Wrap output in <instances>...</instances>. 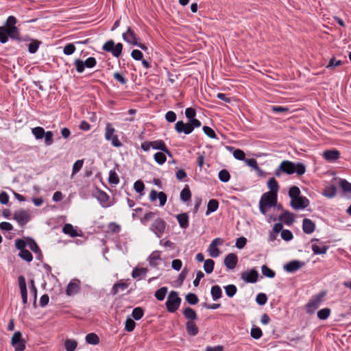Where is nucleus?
<instances>
[{"mask_svg":"<svg viewBox=\"0 0 351 351\" xmlns=\"http://www.w3.org/2000/svg\"><path fill=\"white\" fill-rule=\"evenodd\" d=\"M219 207V202L216 199H210L208 202L207 210L206 213V215H208L210 213L215 212Z\"/></svg>","mask_w":351,"mask_h":351,"instance_id":"obj_29","label":"nucleus"},{"mask_svg":"<svg viewBox=\"0 0 351 351\" xmlns=\"http://www.w3.org/2000/svg\"><path fill=\"white\" fill-rule=\"evenodd\" d=\"M11 343L15 351H23L25 349V341L22 339L21 332L19 331L14 333L12 337Z\"/></svg>","mask_w":351,"mask_h":351,"instance_id":"obj_8","label":"nucleus"},{"mask_svg":"<svg viewBox=\"0 0 351 351\" xmlns=\"http://www.w3.org/2000/svg\"><path fill=\"white\" fill-rule=\"evenodd\" d=\"M322 156L327 161H335L339 158L340 153L336 149H328L324 152Z\"/></svg>","mask_w":351,"mask_h":351,"instance_id":"obj_19","label":"nucleus"},{"mask_svg":"<svg viewBox=\"0 0 351 351\" xmlns=\"http://www.w3.org/2000/svg\"><path fill=\"white\" fill-rule=\"evenodd\" d=\"M157 198L160 201V206H163L167 202V195L164 192L158 193L156 191L152 190L149 194V199L154 202Z\"/></svg>","mask_w":351,"mask_h":351,"instance_id":"obj_14","label":"nucleus"},{"mask_svg":"<svg viewBox=\"0 0 351 351\" xmlns=\"http://www.w3.org/2000/svg\"><path fill=\"white\" fill-rule=\"evenodd\" d=\"M203 131L206 135H207L208 137L211 138H215L216 134L215 131L208 126H204L203 127Z\"/></svg>","mask_w":351,"mask_h":351,"instance_id":"obj_60","label":"nucleus"},{"mask_svg":"<svg viewBox=\"0 0 351 351\" xmlns=\"http://www.w3.org/2000/svg\"><path fill=\"white\" fill-rule=\"evenodd\" d=\"M215 262L212 259H206L204 263V269L206 274H210L214 269Z\"/></svg>","mask_w":351,"mask_h":351,"instance_id":"obj_35","label":"nucleus"},{"mask_svg":"<svg viewBox=\"0 0 351 351\" xmlns=\"http://www.w3.org/2000/svg\"><path fill=\"white\" fill-rule=\"evenodd\" d=\"M324 295L325 293L322 292L313 298L306 305V313L308 314L313 313L322 302Z\"/></svg>","mask_w":351,"mask_h":351,"instance_id":"obj_6","label":"nucleus"},{"mask_svg":"<svg viewBox=\"0 0 351 351\" xmlns=\"http://www.w3.org/2000/svg\"><path fill=\"white\" fill-rule=\"evenodd\" d=\"M304 265V263H302L300 261H292L287 264L284 265V269L287 272L292 273L296 271L302 267Z\"/></svg>","mask_w":351,"mask_h":351,"instance_id":"obj_17","label":"nucleus"},{"mask_svg":"<svg viewBox=\"0 0 351 351\" xmlns=\"http://www.w3.org/2000/svg\"><path fill=\"white\" fill-rule=\"evenodd\" d=\"M123 38L131 45H138V38L130 27H128L127 32L123 34Z\"/></svg>","mask_w":351,"mask_h":351,"instance_id":"obj_16","label":"nucleus"},{"mask_svg":"<svg viewBox=\"0 0 351 351\" xmlns=\"http://www.w3.org/2000/svg\"><path fill=\"white\" fill-rule=\"evenodd\" d=\"M185 299L186 301L191 305L196 304L199 301L197 296L193 293H188L186 295Z\"/></svg>","mask_w":351,"mask_h":351,"instance_id":"obj_48","label":"nucleus"},{"mask_svg":"<svg viewBox=\"0 0 351 351\" xmlns=\"http://www.w3.org/2000/svg\"><path fill=\"white\" fill-rule=\"evenodd\" d=\"M154 160L158 164V165H163L166 160L167 157L164 152H157L154 156Z\"/></svg>","mask_w":351,"mask_h":351,"instance_id":"obj_38","label":"nucleus"},{"mask_svg":"<svg viewBox=\"0 0 351 351\" xmlns=\"http://www.w3.org/2000/svg\"><path fill=\"white\" fill-rule=\"evenodd\" d=\"M337 194V188L335 185H330L325 188L322 195L328 198H332Z\"/></svg>","mask_w":351,"mask_h":351,"instance_id":"obj_25","label":"nucleus"},{"mask_svg":"<svg viewBox=\"0 0 351 351\" xmlns=\"http://www.w3.org/2000/svg\"><path fill=\"white\" fill-rule=\"evenodd\" d=\"M64 234L70 235L71 237L77 236V231L73 228V226L70 223H66L62 228Z\"/></svg>","mask_w":351,"mask_h":351,"instance_id":"obj_30","label":"nucleus"},{"mask_svg":"<svg viewBox=\"0 0 351 351\" xmlns=\"http://www.w3.org/2000/svg\"><path fill=\"white\" fill-rule=\"evenodd\" d=\"M114 132H115L114 128L112 127V124L110 123H106V132H105L106 140L110 141L111 138L113 137V136H115L114 134Z\"/></svg>","mask_w":351,"mask_h":351,"instance_id":"obj_32","label":"nucleus"},{"mask_svg":"<svg viewBox=\"0 0 351 351\" xmlns=\"http://www.w3.org/2000/svg\"><path fill=\"white\" fill-rule=\"evenodd\" d=\"M339 185L344 193H351V183L345 179H341Z\"/></svg>","mask_w":351,"mask_h":351,"instance_id":"obj_39","label":"nucleus"},{"mask_svg":"<svg viewBox=\"0 0 351 351\" xmlns=\"http://www.w3.org/2000/svg\"><path fill=\"white\" fill-rule=\"evenodd\" d=\"M108 181L113 184H117L119 182V176L114 171H110Z\"/></svg>","mask_w":351,"mask_h":351,"instance_id":"obj_52","label":"nucleus"},{"mask_svg":"<svg viewBox=\"0 0 351 351\" xmlns=\"http://www.w3.org/2000/svg\"><path fill=\"white\" fill-rule=\"evenodd\" d=\"M224 289L226 295L230 298L233 297L237 291L236 286L234 285H227L224 287Z\"/></svg>","mask_w":351,"mask_h":351,"instance_id":"obj_44","label":"nucleus"},{"mask_svg":"<svg viewBox=\"0 0 351 351\" xmlns=\"http://www.w3.org/2000/svg\"><path fill=\"white\" fill-rule=\"evenodd\" d=\"M19 256L23 260L26 261L27 262H31L32 261L33 256L31 254V252L25 249L22 251H21L19 254Z\"/></svg>","mask_w":351,"mask_h":351,"instance_id":"obj_40","label":"nucleus"},{"mask_svg":"<svg viewBox=\"0 0 351 351\" xmlns=\"http://www.w3.org/2000/svg\"><path fill=\"white\" fill-rule=\"evenodd\" d=\"M128 285L125 282H119L114 285L113 289L112 291V293L113 295L117 294L119 292V290L121 289L122 291L128 288Z\"/></svg>","mask_w":351,"mask_h":351,"instance_id":"obj_47","label":"nucleus"},{"mask_svg":"<svg viewBox=\"0 0 351 351\" xmlns=\"http://www.w3.org/2000/svg\"><path fill=\"white\" fill-rule=\"evenodd\" d=\"M135 325L136 323L132 319L128 318L125 323V328L127 331L132 332L134 330Z\"/></svg>","mask_w":351,"mask_h":351,"instance_id":"obj_54","label":"nucleus"},{"mask_svg":"<svg viewBox=\"0 0 351 351\" xmlns=\"http://www.w3.org/2000/svg\"><path fill=\"white\" fill-rule=\"evenodd\" d=\"M191 197V193L188 186H186L180 192V199L183 202L189 201Z\"/></svg>","mask_w":351,"mask_h":351,"instance_id":"obj_33","label":"nucleus"},{"mask_svg":"<svg viewBox=\"0 0 351 351\" xmlns=\"http://www.w3.org/2000/svg\"><path fill=\"white\" fill-rule=\"evenodd\" d=\"M77 343L73 339H66L64 342V346L66 351H74L76 349Z\"/></svg>","mask_w":351,"mask_h":351,"instance_id":"obj_37","label":"nucleus"},{"mask_svg":"<svg viewBox=\"0 0 351 351\" xmlns=\"http://www.w3.org/2000/svg\"><path fill=\"white\" fill-rule=\"evenodd\" d=\"M246 243H247V239L245 237H241L237 239L235 245L237 248L242 249L243 247H244Z\"/></svg>","mask_w":351,"mask_h":351,"instance_id":"obj_64","label":"nucleus"},{"mask_svg":"<svg viewBox=\"0 0 351 351\" xmlns=\"http://www.w3.org/2000/svg\"><path fill=\"white\" fill-rule=\"evenodd\" d=\"M16 19L13 16H10L5 23L4 27H0V42L5 43L10 36L12 39H20L19 29L16 27Z\"/></svg>","mask_w":351,"mask_h":351,"instance_id":"obj_1","label":"nucleus"},{"mask_svg":"<svg viewBox=\"0 0 351 351\" xmlns=\"http://www.w3.org/2000/svg\"><path fill=\"white\" fill-rule=\"evenodd\" d=\"M223 244V240L220 238L215 239L209 245L208 252L209 255L213 258L218 257L220 254V251L217 248V245Z\"/></svg>","mask_w":351,"mask_h":351,"instance_id":"obj_11","label":"nucleus"},{"mask_svg":"<svg viewBox=\"0 0 351 351\" xmlns=\"http://www.w3.org/2000/svg\"><path fill=\"white\" fill-rule=\"evenodd\" d=\"M147 272V269L146 268H135L132 271V276L134 278H137L138 277L141 276V275H145Z\"/></svg>","mask_w":351,"mask_h":351,"instance_id":"obj_50","label":"nucleus"},{"mask_svg":"<svg viewBox=\"0 0 351 351\" xmlns=\"http://www.w3.org/2000/svg\"><path fill=\"white\" fill-rule=\"evenodd\" d=\"M277 202V195L273 193H265L259 202L260 211L263 215H265L267 210L276 205Z\"/></svg>","mask_w":351,"mask_h":351,"instance_id":"obj_3","label":"nucleus"},{"mask_svg":"<svg viewBox=\"0 0 351 351\" xmlns=\"http://www.w3.org/2000/svg\"><path fill=\"white\" fill-rule=\"evenodd\" d=\"M281 237L285 241H289L293 239V234L289 230H282L281 232Z\"/></svg>","mask_w":351,"mask_h":351,"instance_id":"obj_59","label":"nucleus"},{"mask_svg":"<svg viewBox=\"0 0 351 351\" xmlns=\"http://www.w3.org/2000/svg\"><path fill=\"white\" fill-rule=\"evenodd\" d=\"M184 316L189 321L194 322L197 319V315L196 312L191 308L187 307L183 311Z\"/></svg>","mask_w":351,"mask_h":351,"instance_id":"obj_23","label":"nucleus"},{"mask_svg":"<svg viewBox=\"0 0 351 351\" xmlns=\"http://www.w3.org/2000/svg\"><path fill=\"white\" fill-rule=\"evenodd\" d=\"M176 218L181 228H186L189 226V217L186 213L179 214Z\"/></svg>","mask_w":351,"mask_h":351,"instance_id":"obj_24","label":"nucleus"},{"mask_svg":"<svg viewBox=\"0 0 351 351\" xmlns=\"http://www.w3.org/2000/svg\"><path fill=\"white\" fill-rule=\"evenodd\" d=\"M251 337L255 339L261 338L262 336V330L258 327H254L251 329L250 332Z\"/></svg>","mask_w":351,"mask_h":351,"instance_id":"obj_55","label":"nucleus"},{"mask_svg":"<svg viewBox=\"0 0 351 351\" xmlns=\"http://www.w3.org/2000/svg\"><path fill=\"white\" fill-rule=\"evenodd\" d=\"M14 219L21 226L27 223L30 219V214L27 210H20L14 213Z\"/></svg>","mask_w":351,"mask_h":351,"instance_id":"obj_12","label":"nucleus"},{"mask_svg":"<svg viewBox=\"0 0 351 351\" xmlns=\"http://www.w3.org/2000/svg\"><path fill=\"white\" fill-rule=\"evenodd\" d=\"M79 291V285L77 282H70L66 287V294L72 295L77 293Z\"/></svg>","mask_w":351,"mask_h":351,"instance_id":"obj_28","label":"nucleus"},{"mask_svg":"<svg viewBox=\"0 0 351 351\" xmlns=\"http://www.w3.org/2000/svg\"><path fill=\"white\" fill-rule=\"evenodd\" d=\"M210 294L213 300L216 301L221 298L222 291L219 285H214L211 287Z\"/></svg>","mask_w":351,"mask_h":351,"instance_id":"obj_26","label":"nucleus"},{"mask_svg":"<svg viewBox=\"0 0 351 351\" xmlns=\"http://www.w3.org/2000/svg\"><path fill=\"white\" fill-rule=\"evenodd\" d=\"M19 285L21 291L23 303L24 304H26L27 302V290L24 276H21L19 277Z\"/></svg>","mask_w":351,"mask_h":351,"instance_id":"obj_15","label":"nucleus"},{"mask_svg":"<svg viewBox=\"0 0 351 351\" xmlns=\"http://www.w3.org/2000/svg\"><path fill=\"white\" fill-rule=\"evenodd\" d=\"M167 292V288L165 287H161L158 289L155 293V297L157 300L162 301L165 299L166 293Z\"/></svg>","mask_w":351,"mask_h":351,"instance_id":"obj_41","label":"nucleus"},{"mask_svg":"<svg viewBox=\"0 0 351 351\" xmlns=\"http://www.w3.org/2000/svg\"><path fill=\"white\" fill-rule=\"evenodd\" d=\"M165 227L166 223L162 219L157 218L154 221L150 229L160 238L165 232Z\"/></svg>","mask_w":351,"mask_h":351,"instance_id":"obj_9","label":"nucleus"},{"mask_svg":"<svg viewBox=\"0 0 351 351\" xmlns=\"http://www.w3.org/2000/svg\"><path fill=\"white\" fill-rule=\"evenodd\" d=\"M32 134L37 139H41L44 137L45 130L41 127H36L32 130Z\"/></svg>","mask_w":351,"mask_h":351,"instance_id":"obj_46","label":"nucleus"},{"mask_svg":"<svg viewBox=\"0 0 351 351\" xmlns=\"http://www.w3.org/2000/svg\"><path fill=\"white\" fill-rule=\"evenodd\" d=\"M245 163L254 170H260V168L258 166L256 160L254 158L245 160Z\"/></svg>","mask_w":351,"mask_h":351,"instance_id":"obj_63","label":"nucleus"},{"mask_svg":"<svg viewBox=\"0 0 351 351\" xmlns=\"http://www.w3.org/2000/svg\"><path fill=\"white\" fill-rule=\"evenodd\" d=\"M261 271L264 276L272 278L275 276V272L266 265L261 267Z\"/></svg>","mask_w":351,"mask_h":351,"instance_id":"obj_42","label":"nucleus"},{"mask_svg":"<svg viewBox=\"0 0 351 351\" xmlns=\"http://www.w3.org/2000/svg\"><path fill=\"white\" fill-rule=\"evenodd\" d=\"M267 186L270 189V191L268 193H273V194L277 195L279 186L274 178H271L267 182Z\"/></svg>","mask_w":351,"mask_h":351,"instance_id":"obj_27","label":"nucleus"},{"mask_svg":"<svg viewBox=\"0 0 351 351\" xmlns=\"http://www.w3.org/2000/svg\"><path fill=\"white\" fill-rule=\"evenodd\" d=\"M97 64L96 59L93 57L87 58L84 62L80 59H75L74 61V65L78 73H82L84 71L85 67L93 68Z\"/></svg>","mask_w":351,"mask_h":351,"instance_id":"obj_5","label":"nucleus"},{"mask_svg":"<svg viewBox=\"0 0 351 351\" xmlns=\"http://www.w3.org/2000/svg\"><path fill=\"white\" fill-rule=\"evenodd\" d=\"M309 204V201L306 197L299 196L291 200L290 205L295 210L306 208Z\"/></svg>","mask_w":351,"mask_h":351,"instance_id":"obj_10","label":"nucleus"},{"mask_svg":"<svg viewBox=\"0 0 351 351\" xmlns=\"http://www.w3.org/2000/svg\"><path fill=\"white\" fill-rule=\"evenodd\" d=\"M328 249L326 245L319 247L316 244L312 245V250L315 254H325Z\"/></svg>","mask_w":351,"mask_h":351,"instance_id":"obj_34","label":"nucleus"},{"mask_svg":"<svg viewBox=\"0 0 351 351\" xmlns=\"http://www.w3.org/2000/svg\"><path fill=\"white\" fill-rule=\"evenodd\" d=\"M233 156L239 160H244L245 158V154L244 152L241 149H237L233 152Z\"/></svg>","mask_w":351,"mask_h":351,"instance_id":"obj_57","label":"nucleus"},{"mask_svg":"<svg viewBox=\"0 0 351 351\" xmlns=\"http://www.w3.org/2000/svg\"><path fill=\"white\" fill-rule=\"evenodd\" d=\"M230 176L229 172L226 169H222L219 173V179L223 182H226L229 181Z\"/></svg>","mask_w":351,"mask_h":351,"instance_id":"obj_51","label":"nucleus"},{"mask_svg":"<svg viewBox=\"0 0 351 351\" xmlns=\"http://www.w3.org/2000/svg\"><path fill=\"white\" fill-rule=\"evenodd\" d=\"M315 228V223L309 219H304L302 221V229L303 231L306 234H311L314 232Z\"/></svg>","mask_w":351,"mask_h":351,"instance_id":"obj_21","label":"nucleus"},{"mask_svg":"<svg viewBox=\"0 0 351 351\" xmlns=\"http://www.w3.org/2000/svg\"><path fill=\"white\" fill-rule=\"evenodd\" d=\"M280 170L289 175L296 173L298 176H302L306 171V167L302 163L295 164L289 160H283L280 164Z\"/></svg>","mask_w":351,"mask_h":351,"instance_id":"obj_2","label":"nucleus"},{"mask_svg":"<svg viewBox=\"0 0 351 351\" xmlns=\"http://www.w3.org/2000/svg\"><path fill=\"white\" fill-rule=\"evenodd\" d=\"M75 51V47L73 44L69 43L66 45L63 49V52L65 55L69 56L74 53Z\"/></svg>","mask_w":351,"mask_h":351,"instance_id":"obj_58","label":"nucleus"},{"mask_svg":"<svg viewBox=\"0 0 351 351\" xmlns=\"http://www.w3.org/2000/svg\"><path fill=\"white\" fill-rule=\"evenodd\" d=\"M330 314V310L328 308H322L317 312V317L322 320L326 319Z\"/></svg>","mask_w":351,"mask_h":351,"instance_id":"obj_49","label":"nucleus"},{"mask_svg":"<svg viewBox=\"0 0 351 351\" xmlns=\"http://www.w3.org/2000/svg\"><path fill=\"white\" fill-rule=\"evenodd\" d=\"M102 49L106 51L111 52L114 57L118 58L122 52L123 45L121 43L114 45V41L110 40L105 43Z\"/></svg>","mask_w":351,"mask_h":351,"instance_id":"obj_7","label":"nucleus"},{"mask_svg":"<svg viewBox=\"0 0 351 351\" xmlns=\"http://www.w3.org/2000/svg\"><path fill=\"white\" fill-rule=\"evenodd\" d=\"M241 279L247 282L254 283L257 281L258 277V271L252 269L250 271H245L241 274Z\"/></svg>","mask_w":351,"mask_h":351,"instance_id":"obj_13","label":"nucleus"},{"mask_svg":"<svg viewBox=\"0 0 351 351\" xmlns=\"http://www.w3.org/2000/svg\"><path fill=\"white\" fill-rule=\"evenodd\" d=\"M86 341L92 345H97L99 342L98 336L95 333H89L86 336Z\"/></svg>","mask_w":351,"mask_h":351,"instance_id":"obj_36","label":"nucleus"},{"mask_svg":"<svg viewBox=\"0 0 351 351\" xmlns=\"http://www.w3.org/2000/svg\"><path fill=\"white\" fill-rule=\"evenodd\" d=\"M267 298L265 293H259L256 295V301L260 305H264L267 302Z\"/></svg>","mask_w":351,"mask_h":351,"instance_id":"obj_61","label":"nucleus"},{"mask_svg":"<svg viewBox=\"0 0 351 351\" xmlns=\"http://www.w3.org/2000/svg\"><path fill=\"white\" fill-rule=\"evenodd\" d=\"M84 164L83 160H77L73 165L71 178L74 176L77 172L80 171Z\"/></svg>","mask_w":351,"mask_h":351,"instance_id":"obj_43","label":"nucleus"},{"mask_svg":"<svg viewBox=\"0 0 351 351\" xmlns=\"http://www.w3.org/2000/svg\"><path fill=\"white\" fill-rule=\"evenodd\" d=\"M40 44V41L34 40L28 45V51L31 53H34L38 49L39 45Z\"/></svg>","mask_w":351,"mask_h":351,"instance_id":"obj_56","label":"nucleus"},{"mask_svg":"<svg viewBox=\"0 0 351 351\" xmlns=\"http://www.w3.org/2000/svg\"><path fill=\"white\" fill-rule=\"evenodd\" d=\"M149 145H151L152 147L154 149H158L160 151H163L166 149V145L165 142L162 140H158L154 141L149 142Z\"/></svg>","mask_w":351,"mask_h":351,"instance_id":"obj_31","label":"nucleus"},{"mask_svg":"<svg viewBox=\"0 0 351 351\" xmlns=\"http://www.w3.org/2000/svg\"><path fill=\"white\" fill-rule=\"evenodd\" d=\"M181 303V298L178 296V292L171 291L166 302V307L169 312L174 313L176 311Z\"/></svg>","mask_w":351,"mask_h":351,"instance_id":"obj_4","label":"nucleus"},{"mask_svg":"<svg viewBox=\"0 0 351 351\" xmlns=\"http://www.w3.org/2000/svg\"><path fill=\"white\" fill-rule=\"evenodd\" d=\"M26 245V242L23 239H19L15 241V246L20 252L25 250Z\"/></svg>","mask_w":351,"mask_h":351,"instance_id":"obj_62","label":"nucleus"},{"mask_svg":"<svg viewBox=\"0 0 351 351\" xmlns=\"http://www.w3.org/2000/svg\"><path fill=\"white\" fill-rule=\"evenodd\" d=\"M300 195V189L296 186H293L289 189V196L291 198V200L298 197Z\"/></svg>","mask_w":351,"mask_h":351,"instance_id":"obj_45","label":"nucleus"},{"mask_svg":"<svg viewBox=\"0 0 351 351\" xmlns=\"http://www.w3.org/2000/svg\"><path fill=\"white\" fill-rule=\"evenodd\" d=\"M237 256L236 254L230 253L226 256L224 258V264L227 268L233 269L235 268L237 264Z\"/></svg>","mask_w":351,"mask_h":351,"instance_id":"obj_18","label":"nucleus"},{"mask_svg":"<svg viewBox=\"0 0 351 351\" xmlns=\"http://www.w3.org/2000/svg\"><path fill=\"white\" fill-rule=\"evenodd\" d=\"M143 311L141 307H136L134 308L132 311V317L134 319L138 320L143 316Z\"/></svg>","mask_w":351,"mask_h":351,"instance_id":"obj_53","label":"nucleus"},{"mask_svg":"<svg viewBox=\"0 0 351 351\" xmlns=\"http://www.w3.org/2000/svg\"><path fill=\"white\" fill-rule=\"evenodd\" d=\"M294 215L289 211H284L279 215V220L287 225H291L294 221Z\"/></svg>","mask_w":351,"mask_h":351,"instance_id":"obj_20","label":"nucleus"},{"mask_svg":"<svg viewBox=\"0 0 351 351\" xmlns=\"http://www.w3.org/2000/svg\"><path fill=\"white\" fill-rule=\"evenodd\" d=\"M186 330L187 333L191 336H195L199 332V329L196 324L191 321H188L186 323Z\"/></svg>","mask_w":351,"mask_h":351,"instance_id":"obj_22","label":"nucleus"}]
</instances>
